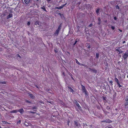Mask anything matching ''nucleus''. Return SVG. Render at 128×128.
Here are the masks:
<instances>
[{
	"instance_id": "57",
	"label": "nucleus",
	"mask_w": 128,
	"mask_h": 128,
	"mask_svg": "<svg viewBox=\"0 0 128 128\" xmlns=\"http://www.w3.org/2000/svg\"><path fill=\"white\" fill-rule=\"evenodd\" d=\"M48 102L50 103V104H52V103L50 102Z\"/></svg>"
},
{
	"instance_id": "41",
	"label": "nucleus",
	"mask_w": 128,
	"mask_h": 128,
	"mask_svg": "<svg viewBox=\"0 0 128 128\" xmlns=\"http://www.w3.org/2000/svg\"><path fill=\"white\" fill-rule=\"evenodd\" d=\"M106 108L108 109V110H110V108L109 106H107L106 107Z\"/></svg>"
},
{
	"instance_id": "24",
	"label": "nucleus",
	"mask_w": 128,
	"mask_h": 128,
	"mask_svg": "<svg viewBox=\"0 0 128 128\" xmlns=\"http://www.w3.org/2000/svg\"><path fill=\"white\" fill-rule=\"evenodd\" d=\"M2 123L4 124H8V122H7L5 121H2Z\"/></svg>"
},
{
	"instance_id": "42",
	"label": "nucleus",
	"mask_w": 128,
	"mask_h": 128,
	"mask_svg": "<svg viewBox=\"0 0 128 128\" xmlns=\"http://www.w3.org/2000/svg\"><path fill=\"white\" fill-rule=\"evenodd\" d=\"M17 56L18 57H20V58H21V57L20 56L19 54H17Z\"/></svg>"
},
{
	"instance_id": "9",
	"label": "nucleus",
	"mask_w": 128,
	"mask_h": 128,
	"mask_svg": "<svg viewBox=\"0 0 128 128\" xmlns=\"http://www.w3.org/2000/svg\"><path fill=\"white\" fill-rule=\"evenodd\" d=\"M86 47H87L88 49H90V44L89 43H86Z\"/></svg>"
},
{
	"instance_id": "46",
	"label": "nucleus",
	"mask_w": 128,
	"mask_h": 128,
	"mask_svg": "<svg viewBox=\"0 0 128 128\" xmlns=\"http://www.w3.org/2000/svg\"><path fill=\"white\" fill-rule=\"evenodd\" d=\"M70 122L69 121H68L67 122V124L68 125H69Z\"/></svg>"
},
{
	"instance_id": "50",
	"label": "nucleus",
	"mask_w": 128,
	"mask_h": 128,
	"mask_svg": "<svg viewBox=\"0 0 128 128\" xmlns=\"http://www.w3.org/2000/svg\"><path fill=\"white\" fill-rule=\"evenodd\" d=\"M70 75L71 76V77L72 76V74L71 73H70Z\"/></svg>"
},
{
	"instance_id": "44",
	"label": "nucleus",
	"mask_w": 128,
	"mask_h": 128,
	"mask_svg": "<svg viewBox=\"0 0 128 128\" xmlns=\"http://www.w3.org/2000/svg\"><path fill=\"white\" fill-rule=\"evenodd\" d=\"M71 78H72V79L74 81H75V80L73 78V77L72 76L71 77Z\"/></svg>"
},
{
	"instance_id": "5",
	"label": "nucleus",
	"mask_w": 128,
	"mask_h": 128,
	"mask_svg": "<svg viewBox=\"0 0 128 128\" xmlns=\"http://www.w3.org/2000/svg\"><path fill=\"white\" fill-rule=\"evenodd\" d=\"M89 69L90 71H92L95 73L97 72V70L91 68H89Z\"/></svg>"
},
{
	"instance_id": "13",
	"label": "nucleus",
	"mask_w": 128,
	"mask_h": 128,
	"mask_svg": "<svg viewBox=\"0 0 128 128\" xmlns=\"http://www.w3.org/2000/svg\"><path fill=\"white\" fill-rule=\"evenodd\" d=\"M98 25H100V24L101 23V19L100 17H98Z\"/></svg>"
},
{
	"instance_id": "12",
	"label": "nucleus",
	"mask_w": 128,
	"mask_h": 128,
	"mask_svg": "<svg viewBox=\"0 0 128 128\" xmlns=\"http://www.w3.org/2000/svg\"><path fill=\"white\" fill-rule=\"evenodd\" d=\"M62 23L60 24L58 28L57 29V30H59L60 31L61 28L62 27Z\"/></svg>"
},
{
	"instance_id": "36",
	"label": "nucleus",
	"mask_w": 128,
	"mask_h": 128,
	"mask_svg": "<svg viewBox=\"0 0 128 128\" xmlns=\"http://www.w3.org/2000/svg\"><path fill=\"white\" fill-rule=\"evenodd\" d=\"M111 28L112 30H114L115 29V27L113 26H112Z\"/></svg>"
},
{
	"instance_id": "10",
	"label": "nucleus",
	"mask_w": 128,
	"mask_h": 128,
	"mask_svg": "<svg viewBox=\"0 0 128 128\" xmlns=\"http://www.w3.org/2000/svg\"><path fill=\"white\" fill-rule=\"evenodd\" d=\"M30 0H24V2L26 4H28L30 3Z\"/></svg>"
},
{
	"instance_id": "35",
	"label": "nucleus",
	"mask_w": 128,
	"mask_h": 128,
	"mask_svg": "<svg viewBox=\"0 0 128 128\" xmlns=\"http://www.w3.org/2000/svg\"><path fill=\"white\" fill-rule=\"evenodd\" d=\"M113 82L111 80L109 82L111 83V85H112V83H113Z\"/></svg>"
},
{
	"instance_id": "45",
	"label": "nucleus",
	"mask_w": 128,
	"mask_h": 128,
	"mask_svg": "<svg viewBox=\"0 0 128 128\" xmlns=\"http://www.w3.org/2000/svg\"><path fill=\"white\" fill-rule=\"evenodd\" d=\"M114 20H116V19H117V18H116V17L115 16L114 18Z\"/></svg>"
},
{
	"instance_id": "27",
	"label": "nucleus",
	"mask_w": 128,
	"mask_h": 128,
	"mask_svg": "<svg viewBox=\"0 0 128 128\" xmlns=\"http://www.w3.org/2000/svg\"><path fill=\"white\" fill-rule=\"evenodd\" d=\"M0 83L1 84H6V82L4 81L3 82H0Z\"/></svg>"
},
{
	"instance_id": "7",
	"label": "nucleus",
	"mask_w": 128,
	"mask_h": 128,
	"mask_svg": "<svg viewBox=\"0 0 128 128\" xmlns=\"http://www.w3.org/2000/svg\"><path fill=\"white\" fill-rule=\"evenodd\" d=\"M128 102H126L124 103V108H128Z\"/></svg>"
},
{
	"instance_id": "32",
	"label": "nucleus",
	"mask_w": 128,
	"mask_h": 128,
	"mask_svg": "<svg viewBox=\"0 0 128 128\" xmlns=\"http://www.w3.org/2000/svg\"><path fill=\"white\" fill-rule=\"evenodd\" d=\"M108 122V123H111L112 122V121L111 120H110L109 119H108V122Z\"/></svg>"
},
{
	"instance_id": "28",
	"label": "nucleus",
	"mask_w": 128,
	"mask_h": 128,
	"mask_svg": "<svg viewBox=\"0 0 128 128\" xmlns=\"http://www.w3.org/2000/svg\"><path fill=\"white\" fill-rule=\"evenodd\" d=\"M123 52V51H122V50H120L119 52L118 53V54H121V53H122Z\"/></svg>"
},
{
	"instance_id": "56",
	"label": "nucleus",
	"mask_w": 128,
	"mask_h": 128,
	"mask_svg": "<svg viewBox=\"0 0 128 128\" xmlns=\"http://www.w3.org/2000/svg\"><path fill=\"white\" fill-rule=\"evenodd\" d=\"M36 88H38V86H37L36 85Z\"/></svg>"
},
{
	"instance_id": "11",
	"label": "nucleus",
	"mask_w": 128,
	"mask_h": 128,
	"mask_svg": "<svg viewBox=\"0 0 128 128\" xmlns=\"http://www.w3.org/2000/svg\"><path fill=\"white\" fill-rule=\"evenodd\" d=\"M29 95L30 97L32 99L34 98V96L32 94H29Z\"/></svg>"
},
{
	"instance_id": "30",
	"label": "nucleus",
	"mask_w": 128,
	"mask_h": 128,
	"mask_svg": "<svg viewBox=\"0 0 128 128\" xmlns=\"http://www.w3.org/2000/svg\"><path fill=\"white\" fill-rule=\"evenodd\" d=\"M125 101L126 102H128V96H126V98L125 99Z\"/></svg>"
},
{
	"instance_id": "25",
	"label": "nucleus",
	"mask_w": 128,
	"mask_h": 128,
	"mask_svg": "<svg viewBox=\"0 0 128 128\" xmlns=\"http://www.w3.org/2000/svg\"><path fill=\"white\" fill-rule=\"evenodd\" d=\"M102 98L104 100H106V97L102 96Z\"/></svg>"
},
{
	"instance_id": "20",
	"label": "nucleus",
	"mask_w": 128,
	"mask_h": 128,
	"mask_svg": "<svg viewBox=\"0 0 128 128\" xmlns=\"http://www.w3.org/2000/svg\"><path fill=\"white\" fill-rule=\"evenodd\" d=\"M75 60H76V63H77L78 65H80L81 64L78 62V61L77 59H75Z\"/></svg>"
},
{
	"instance_id": "18",
	"label": "nucleus",
	"mask_w": 128,
	"mask_h": 128,
	"mask_svg": "<svg viewBox=\"0 0 128 128\" xmlns=\"http://www.w3.org/2000/svg\"><path fill=\"white\" fill-rule=\"evenodd\" d=\"M62 8H62V6H60V7H55V8L58 9H61Z\"/></svg>"
},
{
	"instance_id": "14",
	"label": "nucleus",
	"mask_w": 128,
	"mask_h": 128,
	"mask_svg": "<svg viewBox=\"0 0 128 128\" xmlns=\"http://www.w3.org/2000/svg\"><path fill=\"white\" fill-rule=\"evenodd\" d=\"M74 124H75V125H76V126H78V122L77 121H74Z\"/></svg>"
},
{
	"instance_id": "1",
	"label": "nucleus",
	"mask_w": 128,
	"mask_h": 128,
	"mask_svg": "<svg viewBox=\"0 0 128 128\" xmlns=\"http://www.w3.org/2000/svg\"><path fill=\"white\" fill-rule=\"evenodd\" d=\"M81 86H82V91L83 92H84L86 95H87V94L88 92L85 88V87L84 86H83L82 84H81Z\"/></svg>"
},
{
	"instance_id": "47",
	"label": "nucleus",
	"mask_w": 128,
	"mask_h": 128,
	"mask_svg": "<svg viewBox=\"0 0 128 128\" xmlns=\"http://www.w3.org/2000/svg\"><path fill=\"white\" fill-rule=\"evenodd\" d=\"M78 40V39L77 38H76V41H75V42L76 43L78 41H77V40Z\"/></svg>"
},
{
	"instance_id": "37",
	"label": "nucleus",
	"mask_w": 128,
	"mask_h": 128,
	"mask_svg": "<svg viewBox=\"0 0 128 128\" xmlns=\"http://www.w3.org/2000/svg\"><path fill=\"white\" fill-rule=\"evenodd\" d=\"M66 3L65 4H63L62 5V8L65 5H66Z\"/></svg>"
},
{
	"instance_id": "21",
	"label": "nucleus",
	"mask_w": 128,
	"mask_h": 128,
	"mask_svg": "<svg viewBox=\"0 0 128 128\" xmlns=\"http://www.w3.org/2000/svg\"><path fill=\"white\" fill-rule=\"evenodd\" d=\"M100 10V9L99 8H98L97 9V10H96V13L98 14V13H99Z\"/></svg>"
},
{
	"instance_id": "59",
	"label": "nucleus",
	"mask_w": 128,
	"mask_h": 128,
	"mask_svg": "<svg viewBox=\"0 0 128 128\" xmlns=\"http://www.w3.org/2000/svg\"><path fill=\"white\" fill-rule=\"evenodd\" d=\"M51 0H48V1L49 2Z\"/></svg>"
},
{
	"instance_id": "43",
	"label": "nucleus",
	"mask_w": 128,
	"mask_h": 128,
	"mask_svg": "<svg viewBox=\"0 0 128 128\" xmlns=\"http://www.w3.org/2000/svg\"><path fill=\"white\" fill-rule=\"evenodd\" d=\"M26 102H28V103H30V102L29 101V100H26Z\"/></svg>"
},
{
	"instance_id": "38",
	"label": "nucleus",
	"mask_w": 128,
	"mask_h": 128,
	"mask_svg": "<svg viewBox=\"0 0 128 128\" xmlns=\"http://www.w3.org/2000/svg\"><path fill=\"white\" fill-rule=\"evenodd\" d=\"M119 48H118L116 50V51H118V52H119V50H120Z\"/></svg>"
},
{
	"instance_id": "15",
	"label": "nucleus",
	"mask_w": 128,
	"mask_h": 128,
	"mask_svg": "<svg viewBox=\"0 0 128 128\" xmlns=\"http://www.w3.org/2000/svg\"><path fill=\"white\" fill-rule=\"evenodd\" d=\"M18 112V110H13L11 112H10L12 113H16Z\"/></svg>"
},
{
	"instance_id": "63",
	"label": "nucleus",
	"mask_w": 128,
	"mask_h": 128,
	"mask_svg": "<svg viewBox=\"0 0 128 128\" xmlns=\"http://www.w3.org/2000/svg\"><path fill=\"white\" fill-rule=\"evenodd\" d=\"M19 122H20V121H19Z\"/></svg>"
},
{
	"instance_id": "54",
	"label": "nucleus",
	"mask_w": 128,
	"mask_h": 128,
	"mask_svg": "<svg viewBox=\"0 0 128 128\" xmlns=\"http://www.w3.org/2000/svg\"><path fill=\"white\" fill-rule=\"evenodd\" d=\"M105 121H106V120H104L103 121H102V122H105Z\"/></svg>"
},
{
	"instance_id": "61",
	"label": "nucleus",
	"mask_w": 128,
	"mask_h": 128,
	"mask_svg": "<svg viewBox=\"0 0 128 128\" xmlns=\"http://www.w3.org/2000/svg\"><path fill=\"white\" fill-rule=\"evenodd\" d=\"M0 128H2V127L1 126H0Z\"/></svg>"
},
{
	"instance_id": "62",
	"label": "nucleus",
	"mask_w": 128,
	"mask_h": 128,
	"mask_svg": "<svg viewBox=\"0 0 128 128\" xmlns=\"http://www.w3.org/2000/svg\"><path fill=\"white\" fill-rule=\"evenodd\" d=\"M19 122H20V121H19Z\"/></svg>"
},
{
	"instance_id": "49",
	"label": "nucleus",
	"mask_w": 128,
	"mask_h": 128,
	"mask_svg": "<svg viewBox=\"0 0 128 128\" xmlns=\"http://www.w3.org/2000/svg\"><path fill=\"white\" fill-rule=\"evenodd\" d=\"M31 112V113H35V112H32V111L31 112Z\"/></svg>"
},
{
	"instance_id": "39",
	"label": "nucleus",
	"mask_w": 128,
	"mask_h": 128,
	"mask_svg": "<svg viewBox=\"0 0 128 128\" xmlns=\"http://www.w3.org/2000/svg\"><path fill=\"white\" fill-rule=\"evenodd\" d=\"M30 22H28V23H27V24L28 25V26H29L30 24Z\"/></svg>"
},
{
	"instance_id": "26",
	"label": "nucleus",
	"mask_w": 128,
	"mask_h": 128,
	"mask_svg": "<svg viewBox=\"0 0 128 128\" xmlns=\"http://www.w3.org/2000/svg\"><path fill=\"white\" fill-rule=\"evenodd\" d=\"M81 65H82V66H84V67L87 68L88 67V66L86 65L85 64H81Z\"/></svg>"
},
{
	"instance_id": "3",
	"label": "nucleus",
	"mask_w": 128,
	"mask_h": 128,
	"mask_svg": "<svg viewBox=\"0 0 128 128\" xmlns=\"http://www.w3.org/2000/svg\"><path fill=\"white\" fill-rule=\"evenodd\" d=\"M128 56V53L126 52L124 53L123 56V57L124 58V60H125L126 59Z\"/></svg>"
},
{
	"instance_id": "48",
	"label": "nucleus",
	"mask_w": 128,
	"mask_h": 128,
	"mask_svg": "<svg viewBox=\"0 0 128 128\" xmlns=\"http://www.w3.org/2000/svg\"><path fill=\"white\" fill-rule=\"evenodd\" d=\"M105 122H106L108 123V122H108V119L106 120V121H105Z\"/></svg>"
},
{
	"instance_id": "60",
	"label": "nucleus",
	"mask_w": 128,
	"mask_h": 128,
	"mask_svg": "<svg viewBox=\"0 0 128 128\" xmlns=\"http://www.w3.org/2000/svg\"><path fill=\"white\" fill-rule=\"evenodd\" d=\"M108 128H112V127H108Z\"/></svg>"
},
{
	"instance_id": "23",
	"label": "nucleus",
	"mask_w": 128,
	"mask_h": 128,
	"mask_svg": "<svg viewBox=\"0 0 128 128\" xmlns=\"http://www.w3.org/2000/svg\"><path fill=\"white\" fill-rule=\"evenodd\" d=\"M96 57L97 58H99V54L98 53H96Z\"/></svg>"
},
{
	"instance_id": "4",
	"label": "nucleus",
	"mask_w": 128,
	"mask_h": 128,
	"mask_svg": "<svg viewBox=\"0 0 128 128\" xmlns=\"http://www.w3.org/2000/svg\"><path fill=\"white\" fill-rule=\"evenodd\" d=\"M59 32L60 31L59 30H56L54 34V36H57L59 34Z\"/></svg>"
},
{
	"instance_id": "8",
	"label": "nucleus",
	"mask_w": 128,
	"mask_h": 128,
	"mask_svg": "<svg viewBox=\"0 0 128 128\" xmlns=\"http://www.w3.org/2000/svg\"><path fill=\"white\" fill-rule=\"evenodd\" d=\"M18 112H19L21 114H22L24 112V110L22 108L18 110Z\"/></svg>"
},
{
	"instance_id": "2",
	"label": "nucleus",
	"mask_w": 128,
	"mask_h": 128,
	"mask_svg": "<svg viewBox=\"0 0 128 128\" xmlns=\"http://www.w3.org/2000/svg\"><path fill=\"white\" fill-rule=\"evenodd\" d=\"M114 80L116 82V84L119 88H120L122 87V86L120 84L119 80L116 77L115 78Z\"/></svg>"
},
{
	"instance_id": "52",
	"label": "nucleus",
	"mask_w": 128,
	"mask_h": 128,
	"mask_svg": "<svg viewBox=\"0 0 128 128\" xmlns=\"http://www.w3.org/2000/svg\"><path fill=\"white\" fill-rule=\"evenodd\" d=\"M76 44V43L74 42V43L73 44V45H75Z\"/></svg>"
},
{
	"instance_id": "58",
	"label": "nucleus",
	"mask_w": 128,
	"mask_h": 128,
	"mask_svg": "<svg viewBox=\"0 0 128 128\" xmlns=\"http://www.w3.org/2000/svg\"><path fill=\"white\" fill-rule=\"evenodd\" d=\"M63 74L64 76H65L64 73V72H63Z\"/></svg>"
},
{
	"instance_id": "6",
	"label": "nucleus",
	"mask_w": 128,
	"mask_h": 128,
	"mask_svg": "<svg viewBox=\"0 0 128 128\" xmlns=\"http://www.w3.org/2000/svg\"><path fill=\"white\" fill-rule=\"evenodd\" d=\"M12 13H10L7 16L6 18L7 19H8L12 17Z\"/></svg>"
},
{
	"instance_id": "17",
	"label": "nucleus",
	"mask_w": 128,
	"mask_h": 128,
	"mask_svg": "<svg viewBox=\"0 0 128 128\" xmlns=\"http://www.w3.org/2000/svg\"><path fill=\"white\" fill-rule=\"evenodd\" d=\"M75 101L76 104V105L78 107L79 106H80L79 104L78 103V102L76 100H75Z\"/></svg>"
},
{
	"instance_id": "31",
	"label": "nucleus",
	"mask_w": 128,
	"mask_h": 128,
	"mask_svg": "<svg viewBox=\"0 0 128 128\" xmlns=\"http://www.w3.org/2000/svg\"><path fill=\"white\" fill-rule=\"evenodd\" d=\"M78 107L79 109L80 110H82L81 107L80 106H79Z\"/></svg>"
},
{
	"instance_id": "40",
	"label": "nucleus",
	"mask_w": 128,
	"mask_h": 128,
	"mask_svg": "<svg viewBox=\"0 0 128 128\" xmlns=\"http://www.w3.org/2000/svg\"><path fill=\"white\" fill-rule=\"evenodd\" d=\"M36 25H37V24H38V25H39V23H38V22H36V24H35Z\"/></svg>"
},
{
	"instance_id": "33",
	"label": "nucleus",
	"mask_w": 128,
	"mask_h": 128,
	"mask_svg": "<svg viewBox=\"0 0 128 128\" xmlns=\"http://www.w3.org/2000/svg\"><path fill=\"white\" fill-rule=\"evenodd\" d=\"M116 9H119V7L118 5H116Z\"/></svg>"
},
{
	"instance_id": "29",
	"label": "nucleus",
	"mask_w": 128,
	"mask_h": 128,
	"mask_svg": "<svg viewBox=\"0 0 128 128\" xmlns=\"http://www.w3.org/2000/svg\"><path fill=\"white\" fill-rule=\"evenodd\" d=\"M92 24H91L88 25V27L89 28H90L92 26Z\"/></svg>"
},
{
	"instance_id": "51",
	"label": "nucleus",
	"mask_w": 128,
	"mask_h": 128,
	"mask_svg": "<svg viewBox=\"0 0 128 128\" xmlns=\"http://www.w3.org/2000/svg\"><path fill=\"white\" fill-rule=\"evenodd\" d=\"M125 41H124L123 42H122V44H124V43H125Z\"/></svg>"
},
{
	"instance_id": "53",
	"label": "nucleus",
	"mask_w": 128,
	"mask_h": 128,
	"mask_svg": "<svg viewBox=\"0 0 128 128\" xmlns=\"http://www.w3.org/2000/svg\"><path fill=\"white\" fill-rule=\"evenodd\" d=\"M119 30H120L121 32H122V30L120 29H119Z\"/></svg>"
},
{
	"instance_id": "55",
	"label": "nucleus",
	"mask_w": 128,
	"mask_h": 128,
	"mask_svg": "<svg viewBox=\"0 0 128 128\" xmlns=\"http://www.w3.org/2000/svg\"><path fill=\"white\" fill-rule=\"evenodd\" d=\"M104 22H105L106 23L107 22V20H105L104 21Z\"/></svg>"
},
{
	"instance_id": "19",
	"label": "nucleus",
	"mask_w": 128,
	"mask_h": 128,
	"mask_svg": "<svg viewBox=\"0 0 128 128\" xmlns=\"http://www.w3.org/2000/svg\"><path fill=\"white\" fill-rule=\"evenodd\" d=\"M41 8L43 9L46 12H47V11L46 10V9L45 7L44 6H43L42 7H41Z\"/></svg>"
},
{
	"instance_id": "34",
	"label": "nucleus",
	"mask_w": 128,
	"mask_h": 128,
	"mask_svg": "<svg viewBox=\"0 0 128 128\" xmlns=\"http://www.w3.org/2000/svg\"><path fill=\"white\" fill-rule=\"evenodd\" d=\"M37 107L36 106H34L32 107V109H37Z\"/></svg>"
},
{
	"instance_id": "22",
	"label": "nucleus",
	"mask_w": 128,
	"mask_h": 128,
	"mask_svg": "<svg viewBox=\"0 0 128 128\" xmlns=\"http://www.w3.org/2000/svg\"><path fill=\"white\" fill-rule=\"evenodd\" d=\"M54 52L56 53H57L58 52V50L57 48H56L55 49H54Z\"/></svg>"
},
{
	"instance_id": "16",
	"label": "nucleus",
	"mask_w": 128,
	"mask_h": 128,
	"mask_svg": "<svg viewBox=\"0 0 128 128\" xmlns=\"http://www.w3.org/2000/svg\"><path fill=\"white\" fill-rule=\"evenodd\" d=\"M68 88L69 89H70V91L71 92H74V90L71 87H68Z\"/></svg>"
}]
</instances>
